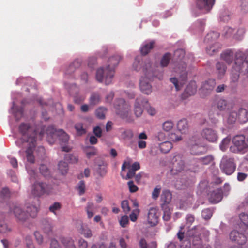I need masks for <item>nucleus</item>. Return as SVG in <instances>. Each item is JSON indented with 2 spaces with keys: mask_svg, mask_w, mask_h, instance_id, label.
<instances>
[{
  "mask_svg": "<svg viewBox=\"0 0 248 248\" xmlns=\"http://www.w3.org/2000/svg\"><path fill=\"white\" fill-rule=\"evenodd\" d=\"M114 107L117 115L123 119L129 120L131 113V107L129 103L124 99L119 98L115 101Z\"/></svg>",
  "mask_w": 248,
  "mask_h": 248,
  "instance_id": "1a4fd4ad",
  "label": "nucleus"
},
{
  "mask_svg": "<svg viewBox=\"0 0 248 248\" xmlns=\"http://www.w3.org/2000/svg\"><path fill=\"white\" fill-rule=\"evenodd\" d=\"M238 113V119L241 123H244L248 120V112L246 109L240 108Z\"/></svg>",
  "mask_w": 248,
  "mask_h": 248,
  "instance_id": "473e14b6",
  "label": "nucleus"
},
{
  "mask_svg": "<svg viewBox=\"0 0 248 248\" xmlns=\"http://www.w3.org/2000/svg\"><path fill=\"white\" fill-rule=\"evenodd\" d=\"M216 69L218 78H221L225 73L227 69L226 65L223 62H218L216 64Z\"/></svg>",
  "mask_w": 248,
  "mask_h": 248,
  "instance_id": "c85d7f7f",
  "label": "nucleus"
},
{
  "mask_svg": "<svg viewBox=\"0 0 248 248\" xmlns=\"http://www.w3.org/2000/svg\"><path fill=\"white\" fill-rule=\"evenodd\" d=\"M100 96L98 93H93L90 98V103L92 105H95L99 103Z\"/></svg>",
  "mask_w": 248,
  "mask_h": 248,
  "instance_id": "a18cd8bd",
  "label": "nucleus"
},
{
  "mask_svg": "<svg viewBox=\"0 0 248 248\" xmlns=\"http://www.w3.org/2000/svg\"><path fill=\"white\" fill-rule=\"evenodd\" d=\"M64 159L65 161L71 163H76L78 161V158L76 156L71 154L65 155Z\"/></svg>",
  "mask_w": 248,
  "mask_h": 248,
  "instance_id": "4d7b16f0",
  "label": "nucleus"
},
{
  "mask_svg": "<svg viewBox=\"0 0 248 248\" xmlns=\"http://www.w3.org/2000/svg\"><path fill=\"white\" fill-rule=\"evenodd\" d=\"M25 243L27 248H35L31 236H26L25 239Z\"/></svg>",
  "mask_w": 248,
  "mask_h": 248,
  "instance_id": "e2e57ef3",
  "label": "nucleus"
},
{
  "mask_svg": "<svg viewBox=\"0 0 248 248\" xmlns=\"http://www.w3.org/2000/svg\"><path fill=\"white\" fill-rule=\"evenodd\" d=\"M190 151L191 154L196 155H202L205 153L204 148L199 145L198 142L193 137L190 145Z\"/></svg>",
  "mask_w": 248,
  "mask_h": 248,
  "instance_id": "4be33fe9",
  "label": "nucleus"
},
{
  "mask_svg": "<svg viewBox=\"0 0 248 248\" xmlns=\"http://www.w3.org/2000/svg\"><path fill=\"white\" fill-rule=\"evenodd\" d=\"M216 104L217 108L220 110H224L227 106V101L222 98H217L216 99Z\"/></svg>",
  "mask_w": 248,
  "mask_h": 248,
  "instance_id": "58836bf2",
  "label": "nucleus"
},
{
  "mask_svg": "<svg viewBox=\"0 0 248 248\" xmlns=\"http://www.w3.org/2000/svg\"><path fill=\"white\" fill-rule=\"evenodd\" d=\"M220 167L222 171L228 175L232 174L235 169L236 165L232 158L224 156L221 159Z\"/></svg>",
  "mask_w": 248,
  "mask_h": 248,
  "instance_id": "9b49d317",
  "label": "nucleus"
},
{
  "mask_svg": "<svg viewBox=\"0 0 248 248\" xmlns=\"http://www.w3.org/2000/svg\"><path fill=\"white\" fill-rule=\"evenodd\" d=\"M174 124L172 121L168 120L162 124V128L166 132L170 131L174 127Z\"/></svg>",
  "mask_w": 248,
  "mask_h": 248,
  "instance_id": "c03bdc74",
  "label": "nucleus"
},
{
  "mask_svg": "<svg viewBox=\"0 0 248 248\" xmlns=\"http://www.w3.org/2000/svg\"><path fill=\"white\" fill-rule=\"evenodd\" d=\"M39 170L40 173L45 177L50 175V171L46 165L41 164L39 167Z\"/></svg>",
  "mask_w": 248,
  "mask_h": 248,
  "instance_id": "603ef678",
  "label": "nucleus"
},
{
  "mask_svg": "<svg viewBox=\"0 0 248 248\" xmlns=\"http://www.w3.org/2000/svg\"><path fill=\"white\" fill-rule=\"evenodd\" d=\"M75 127L78 135H81L86 132L85 129L83 127V124L81 123L76 124Z\"/></svg>",
  "mask_w": 248,
  "mask_h": 248,
  "instance_id": "69168bd1",
  "label": "nucleus"
},
{
  "mask_svg": "<svg viewBox=\"0 0 248 248\" xmlns=\"http://www.w3.org/2000/svg\"><path fill=\"white\" fill-rule=\"evenodd\" d=\"M241 55L240 53L237 54L236 62L232 66L230 74V83L232 86H234L237 82L240 74L246 75L248 77V59L243 63L241 60L238 59Z\"/></svg>",
  "mask_w": 248,
  "mask_h": 248,
  "instance_id": "39448f33",
  "label": "nucleus"
},
{
  "mask_svg": "<svg viewBox=\"0 0 248 248\" xmlns=\"http://www.w3.org/2000/svg\"><path fill=\"white\" fill-rule=\"evenodd\" d=\"M97 173L101 177H104L106 173V165L104 162H101L100 164L98 165V168L96 169Z\"/></svg>",
  "mask_w": 248,
  "mask_h": 248,
  "instance_id": "ea45409f",
  "label": "nucleus"
},
{
  "mask_svg": "<svg viewBox=\"0 0 248 248\" xmlns=\"http://www.w3.org/2000/svg\"><path fill=\"white\" fill-rule=\"evenodd\" d=\"M220 48V45L217 42L214 43L206 47V52L210 55L217 53Z\"/></svg>",
  "mask_w": 248,
  "mask_h": 248,
  "instance_id": "c756f323",
  "label": "nucleus"
},
{
  "mask_svg": "<svg viewBox=\"0 0 248 248\" xmlns=\"http://www.w3.org/2000/svg\"><path fill=\"white\" fill-rule=\"evenodd\" d=\"M40 206V201L37 199L31 204L27 206V210L25 211L23 208L19 205H16L12 209V211L16 217L19 221L23 222L27 220L30 216L31 217H35L38 212Z\"/></svg>",
  "mask_w": 248,
  "mask_h": 248,
  "instance_id": "20e7f679",
  "label": "nucleus"
},
{
  "mask_svg": "<svg viewBox=\"0 0 248 248\" xmlns=\"http://www.w3.org/2000/svg\"><path fill=\"white\" fill-rule=\"evenodd\" d=\"M95 209V207L93 203L88 202L87 206L86 207V211L87 212L88 218L90 219L93 217L94 214L93 212Z\"/></svg>",
  "mask_w": 248,
  "mask_h": 248,
  "instance_id": "4c0bfd02",
  "label": "nucleus"
},
{
  "mask_svg": "<svg viewBox=\"0 0 248 248\" xmlns=\"http://www.w3.org/2000/svg\"><path fill=\"white\" fill-rule=\"evenodd\" d=\"M106 108L103 107H100L96 110L95 114L99 119H103L105 118V114L106 112Z\"/></svg>",
  "mask_w": 248,
  "mask_h": 248,
  "instance_id": "bf43d9fd",
  "label": "nucleus"
},
{
  "mask_svg": "<svg viewBox=\"0 0 248 248\" xmlns=\"http://www.w3.org/2000/svg\"><path fill=\"white\" fill-rule=\"evenodd\" d=\"M224 191L223 192L220 188H217L209 194V201L212 203H217L222 199L223 195H227L230 190V186L225 184L224 186Z\"/></svg>",
  "mask_w": 248,
  "mask_h": 248,
  "instance_id": "f8f14e48",
  "label": "nucleus"
},
{
  "mask_svg": "<svg viewBox=\"0 0 248 248\" xmlns=\"http://www.w3.org/2000/svg\"><path fill=\"white\" fill-rule=\"evenodd\" d=\"M238 53H240L241 55H240V57L238 58L241 59L243 63L245 62V61L248 59L246 57L248 56V49L244 51L241 49L237 50L227 49L221 53V58L228 64L232 63L233 60L234 61V63H235Z\"/></svg>",
  "mask_w": 248,
  "mask_h": 248,
  "instance_id": "0eeeda50",
  "label": "nucleus"
},
{
  "mask_svg": "<svg viewBox=\"0 0 248 248\" xmlns=\"http://www.w3.org/2000/svg\"><path fill=\"white\" fill-rule=\"evenodd\" d=\"M239 9L241 13H248V0H240L239 2Z\"/></svg>",
  "mask_w": 248,
  "mask_h": 248,
  "instance_id": "79ce46f5",
  "label": "nucleus"
},
{
  "mask_svg": "<svg viewBox=\"0 0 248 248\" xmlns=\"http://www.w3.org/2000/svg\"><path fill=\"white\" fill-rule=\"evenodd\" d=\"M148 76L142 77L140 80V88L142 93L147 95L150 94L152 92V86L151 84V80L148 78ZM153 76H149L153 77Z\"/></svg>",
  "mask_w": 248,
  "mask_h": 248,
  "instance_id": "f3484780",
  "label": "nucleus"
},
{
  "mask_svg": "<svg viewBox=\"0 0 248 248\" xmlns=\"http://www.w3.org/2000/svg\"><path fill=\"white\" fill-rule=\"evenodd\" d=\"M172 199V194L168 190H163L161 195V201L164 202L163 205L169 204Z\"/></svg>",
  "mask_w": 248,
  "mask_h": 248,
  "instance_id": "a878e982",
  "label": "nucleus"
},
{
  "mask_svg": "<svg viewBox=\"0 0 248 248\" xmlns=\"http://www.w3.org/2000/svg\"><path fill=\"white\" fill-rule=\"evenodd\" d=\"M213 156L211 155H208L203 157L197 158L196 162L201 165H208L213 161Z\"/></svg>",
  "mask_w": 248,
  "mask_h": 248,
  "instance_id": "f704fd0d",
  "label": "nucleus"
},
{
  "mask_svg": "<svg viewBox=\"0 0 248 248\" xmlns=\"http://www.w3.org/2000/svg\"><path fill=\"white\" fill-rule=\"evenodd\" d=\"M192 198L191 197H189L186 201H185L184 200H181L180 201V204L182 206V208H186L190 205L192 204Z\"/></svg>",
  "mask_w": 248,
  "mask_h": 248,
  "instance_id": "0e129e2a",
  "label": "nucleus"
},
{
  "mask_svg": "<svg viewBox=\"0 0 248 248\" xmlns=\"http://www.w3.org/2000/svg\"><path fill=\"white\" fill-rule=\"evenodd\" d=\"M132 68L136 71H142L146 76H154L159 80L163 78V70L155 60L152 61L150 59L143 60L140 57H136L133 63Z\"/></svg>",
  "mask_w": 248,
  "mask_h": 248,
  "instance_id": "f03ea898",
  "label": "nucleus"
},
{
  "mask_svg": "<svg viewBox=\"0 0 248 248\" xmlns=\"http://www.w3.org/2000/svg\"><path fill=\"white\" fill-rule=\"evenodd\" d=\"M147 221L151 226L156 225L158 221V210L155 207L150 208L148 213Z\"/></svg>",
  "mask_w": 248,
  "mask_h": 248,
  "instance_id": "aec40b11",
  "label": "nucleus"
},
{
  "mask_svg": "<svg viewBox=\"0 0 248 248\" xmlns=\"http://www.w3.org/2000/svg\"><path fill=\"white\" fill-rule=\"evenodd\" d=\"M242 223L238 224V230L237 226L236 229L232 230L229 233L230 240L239 245H244L246 244L248 238V229L242 228Z\"/></svg>",
  "mask_w": 248,
  "mask_h": 248,
  "instance_id": "423d86ee",
  "label": "nucleus"
},
{
  "mask_svg": "<svg viewBox=\"0 0 248 248\" xmlns=\"http://www.w3.org/2000/svg\"><path fill=\"white\" fill-rule=\"evenodd\" d=\"M61 242L64 246L65 248H75L74 241L70 237H61Z\"/></svg>",
  "mask_w": 248,
  "mask_h": 248,
  "instance_id": "72a5a7b5",
  "label": "nucleus"
},
{
  "mask_svg": "<svg viewBox=\"0 0 248 248\" xmlns=\"http://www.w3.org/2000/svg\"><path fill=\"white\" fill-rule=\"evenodd\" d=\"M80 232L84 235L85 237L90 238L92 236V231L88 228H84L83 226L81 228Z\"/></svg>",
  "mask_w": 248,
  "mask_h": 248,
  "instance_id": "680f3d73",
  "label": "nucleus"
},
{
  "mask_svg": "<svg viewBox=\"0 0 248 248\" xmlns=\"http://www.w3.org/2000/svg\"><path fill=\"white\" fill-rule=\"evenodd\" d=\"M10 231V229L8 227L3 219H0V232L5 233Z\"/></svg>",
  "mask_w": 248,
  "mask_h": 248,
  "instance_id": "6e6d98bb",
  "label": "nucleus"
},
{
  "mask_svg": "<svg viewBox=\"0 0 248 248\" xmlns=\"http://www.w3.org/2000/svg\"><path fill=\"white\" fill-rule=\"evenodd\" d=\"M120 138L123 140H130L134 137V133L131 129H123L120 132Z\"/></svg>",
  "mask_w": 248,
  "mask_h": 248,
  "instance_id": "2f4dec72",
  "label": "nucleus"
},
{
  "mask_svg": "<svg viewBox=\"0 0 248 248\" xmlns=\"http://www.w3.org/2000/svg\"><path fill=\"white\" fill-rule=\"evenodd\" d=\"M148 102V101L147 99L142 96H140L137 98L134 108V114L137 117H139L141 116L143 111V108Z\"/></svg>",
  "mask_w": 248,
  "mask_h": 248,
  "instance_id": "a211bd4d",
  "label": "nucleus"
},
{
  "mask_svg": "<svg viewBox=\"0 0 248 248\" xmlns=\"http://www.w3.org/2000/svg\"><path fill=\"white\" fill-rule=\"evenodd\" d=\"M230 141L231 137H230L224 138L219 145L220 150L222 151H225L230 144Z\"/></svg>",
  "mask_w": 248,
  "mask_h": 248,
  "instance_id": "37998d69",
  "label": "nucleus"
},
{
  "mask_svg": "<svg viewBox=\"0 0 248 248\" xmlns=\"http://www.w3.org/2000/svg\"><path fill=\"white\" fill-rule=\"evenodd\" d=\"M61 207V204L59 202H56L49 206V210L50 212L56 215L57 211H59Z\"/></svg>",
  "mask_w": 248,
  "mask_h": 248,
  "instance_id": "5fc2aeb1",
  "label": "nucleus"
},
{
  "mask_svg": "<svg viewBox=\"0 0 248 248\" xmlns=\"http://www.w3.org/2000/svg\"><path fill=\"white\" fill-rule=\"evenodd\" d=\"M52 191V187L46 183L36 182L31 187V193L35 197H40L44 194H49Z\"/></svg>",
  "mask_w": 248,
  "mask_h": 248,
  "instance_id": "9d476101",
  "label": "nucleus"
},
{
  "mask_svg": "<svg viewBox=\"0 0 248 248\" xmlns=\"http://www.w3.org/2000/svg\"><path fill=\"white\" fill-rule=\"evenodd\" d=\"M12 98L13 99V106L11 111L15 115L16 119L18 120L23 116V108H18L16 106V100L15 99L14 93H12Z\"/></svg>",
  "mask_w": 248,
  "mask_h": 248,
  "instance_id": "5701e85b",
  "label": "nucleus"
},
{
  "mask_svg": "<svg viewBox=\"0 0 248 248\" xmlns=\"http://www.w3.org/2000/svg\"><path fill=\"white\" fill-rule=\"evenodd\" d=\"M58 169L62 174H65L68 170V164L65 161H60L58 164Z\"/></svg>",
  "mask_w": 248,
  "mask_h": 248,
  "instance_id": "49530a36",
  "label": "nucleus"
},
{
  "mask_svg": "<svg viewBox=\"0 0 248 248\" xmlns=\"http://www.w3.org/2000/svg\"><path fill=\"white\" fill-rule=\"evenodd\" d=\"M122 57L119 55H115L110 57L106 67H101L96 71V80L106 85L112 83L115 75V69L118 65Z\"/></svg>",
  "mask_w": 248,
  "mask_h": 248,
  "instance_id": "7ed1b4c3",
  "label": "nucleus"
},
{
  "mask_svg": "<svg viewBox=\"0 0 248 248\" xmlns=\"http://www.w3.org/2000/svg\"><path fill=\"white\" fill-rule=\"evenodd\" d=\"M215 2V0H196V6L202 14L210 11Z\"/></svg>",
  "mask_w": 248,
  "mask_h": 248,
  "instance_id": "dca6fc26",
  "label": "nucleus"
},
{
  "mask_svg": "<svg viewBox=\"0 0 248 248\" xmlns=\"http://www.w3.org/2000/svg\"><path fill=\"white\" fill-rule=\"evenodd\" d=\"M197 91V85L195 81H191L185 89V93L188 95H194Z\"/></svg>",
  "mask_w": 248,
  "mask_h": 248,
  "instance_id": "7c9ffc66",
  "label": "nucleus"
},
{
  "mask_svg": "<svg viewBox=\"0 0 248 248\" xmlns=\"http://www.w3.org/2000/svg\"><path fill=\"white\" fill-rule=\"evenodd\" d=\"M213 214V211L209 208L205 209L202 211V217L207 220L211 218Z\"/></svg>",
  "mask_w": 248,
  "mask_h": 248,
  "instance_id": "864d4df0",
  "label": "nucleus"
},
{
  "mask_svg": "<svg viewBox=\"0 0 248 248\" xmlns=\"http://www.w3.org/2000/svg\"><path fill=\"white\" fill-rule=\"evenodd\" d=\"M177 126L178 130L182 134H186L188 131L189 124L186 119H182L178 121Z\"/></svg>",
  "mask_w": 248,
  "mask_h": 248,
  "instance_id": "b1692460",
  "label": "nucleus"
},
{
  "mask_svg": "<svg viewBox=\"0 0 248 248\" xmlns=\"http://www.w3.org/2000/svg\"><path fill=\"white\" fill-rule=\"evenodd\" d=\"M155 44L154 41H146L141 46L140 51L142 55H146L153 48Z\"/></svg>",
  "mask_w": 248,
  "mask_h": 248,
  "instance_id": "393cba45",
  "label": "nucleus"
},
{
  "mask_svg": "<svg viewBox=\"0 0 248 248\" xmlns=\"http://www.w3.org/2000/svg\"><path fill=\"white\" fill-rule=\"evenodd\" d=\"M238 119V113L236 111H233L229 114L228 117V123L230 124H233Z\"/></svg>",
  "mask_w": 248,
  "mask_h": 248,
  "instance_id": "8fccbe9b",
  "label": "nucleus"
},
{
  "mask_svg": "<svg viewBox=\"0 0 248 248\" xmlns=\"http://www.w3.org/2000/svg\"><path fill=\"white\" fill-rule=\"evenodd\" d=\"M139 213L140 210L138 208H136L132 211V213L129 216L130 219L132 222H135L137 220V217Z\"/></svg>",
  "mask_w": 248,
  "mask_h": 248,
  "instance_id": "338daca9",
  "label": "nucleus"
},
{
  "mask_svg": "<svg viewBox=\"0 0 248 248\" xmlns=\"http://www.w3.org/2000/svg\"><path fill=\"white\" fill-rule=\"evenodd\" d=\"M215 85V80L213 79H209L203 83L200 89V92L202 95L203 97L206 95L214 89Z\"/></svg>",
  "mask_w": 248,
  "mask_h": 248,
  "instance_id": "6ab92c4d",
  "label": "nucleus"
},
{
  "mask_svg": "<svg viewBox=\"0 0 248 248\" xmlns=\"http://www.w3.org/2000/svg\"><path fill=\"white\" fill-rule=\"evenodd\" d=\"M200 234V227L194 226L187 231V235L189 237L193 238L192 245L193 248H202Z\"/></svg>",
  "mask_w": 248,
  "mask_h": 248,
  "instance_id": "2eb2a0df",
  "label": "nucleus"
},
{
  "mask_svg": "<svg viewBox=\"0 0 248 248\" xmlns=\"http://www.w3.org/2000/svg\"><path fill=\"white\" fill-rule=\"evenodd\" d=\"M171 58V55L169 53L164 54L160 61V65L161 67H166L169 63L170 61Z\"/></svg>",
  "mask_w": 248,
  "mask_h": 248,
  "instance_id": "a19ab883",
  "label": "nucleus"
},
{
  "mask_svg": "<svg viewBox=\"0 0 248 248\" xmlns=\"http://www.w3.org/2000/svg\"><path fill=\"white\" fill-rule=\"evenodd\" d=\"M239 170L241 171H248V160L246 159L243 161L239 167Z\"/></svg>",
  "mask_w": 248,
  "mask_h": 248,
  "instance_id": "774afa93",
  "label": "nucleus"
},
{
  "mask_svg": "<svg viewBox=\"0 0 248 248\" xmlns=\"http://www.w3.org/2000/svg\"><path fill=\"white\" fill-rule=\"evenodd\" d=\"M230 19L229 12L228 10H224L221 12L219 15V19L223 22H227Z\"/></svg>",
  "mask_w": 248,
  "mask_h": 248,
  "instance_id": "3c124183",
  "label": "nucleus"
},
{
  "mask_svg": "<svg viewBox=\"0 0 248 248\" xmlns=\"http://www.w3.org/2000/svg\"><path fill=\"white\" fill-rule=\"evenodd\" d=\"M19 129L22 134V138L15 142L19 147H22L24 144L28 146L26 151V157L28 162L31 164H26V169L31 180L35 179L37 176V172L31 166V164L34 161L33 153L36 146L38 133V137L41 138L45 132L46 140L50 144H53L58 137L62 151L69 152L71 150V147L68 144L69 136L62 129L56 130L52 126H49L46 128L44 127H41L40 130L39 128L34 129L28 124L24 123L20 125Z\"/></svg>",
  "mask_w": 248,
  "mask_h": 248,
  "instance_id": "f257e3e1",
  "label": "nucleus"
},
{
  "mask_svg": "<svg viewBox=\"0 0 248 248\" xmlns=\"http://www.w3.org/2000/svg\"><path fill=\"white\" fill-rule=\"evenodd\" d=\"M233 32V29L229 27H225L222 31V36L225 38H229L232 36Z\"/></svg>",
  "mask_w": 248,
  "mask_h": 248,
  "instance_id": "09e8293b",
  "label": "nucleus"
},
{
  "mask_svg": "<svg viewBox=\"0 0 248 248\" xmlns=\"http://www.w3.org/2000/svg\"><path fill=\"white\" fill-rule=\"evenodd\" d=\"M128 172L126 175V179H130L132 178L135 174L136 171L140 169V165L139 163L134 162L131 166L130 165Z\"/></svg>",
  "mask_w": 248,
  "mask_h": 248,
  "instance_id": "bb28decb",
  "label": "nucleus"
},
{
  "mask_svg": "<svg viewBox=\"0 0 248 248\" xmlns=\"http://www.w3.org/2000/svg\"><path fill=\"white\" fill-rule=\"evenodd\" d=\"M162 208L163 210V219L165 221H168L171 217V211L167 205H162Z\"/></svg>",
  "mask_w": 248,
  "mask_h": 248,
  "instance_id": "e433bc0d",
  "label": "nucleus"
},
{
  "mask_svg": "<svg viewBox=\"0 0 248 248\" xmlns=\"http://www.w3.org/2000/svg\"><path fill=\"white\" fill-rule=\"evenodd\" d=\"M233 145L230 147V150L234 153L243 154L248 151V144L243 135L235 136L232 139Z\"/></svg>",
  "mask_w": 248,
  "mask_h": 248,
  "instance_id": "6e6552de",
  "label": "nucleus"
},
{
  "mask_svg": "<svg viewBox=\"0 0 248 248\" xmlns=\"http://www.w3.org/2000/svg\"><path fill=\"white\" fill-rule=\"evenodd\" d=\"M245 33V30L243 28H239L237 30L236 34L234 35L235 39L241 40Z\"/></svg>",
  "mask_w": 248,
  "mask_h": 248,
  "instance_id": "13d9d810",
  "label": "nucleus"
},
{
  "mask_svg": "<svg viewBox=\"0 0 248 248\" xmlns=\"http://www.w3.org/2000/svg\"><path fill=\"white\" fill-rule=\"evenodd\" d=\"M200 134L204 140L210 143H216L218 139L217 132L215 129L210 127L203 128Z\"/></svg>",
  "mask_w": 248,
  "mask_h": 248,
  "instance_id": "4468645a",
  "label": "nucleus"
},
{
  "mask_svg": "<svg viewBox=\"0 0 248 248\" xmlns=\"http://www.w3.org/2000/svg\"><path fill=\"white\" fill-rule=\"evenodd\" d=\"M219 36V34L216 31H212L209 32L206 36L205 41L206 43L213 42L217 39Z\"/></svg>",
  "mask_w": 248,
  "mask_h": 248,
  "instance_id": "c9c22d12",
  "label": "nucleus"
},
{
  "mask_svg": "<svg viewBox=\"0 0 248 248\" xmlns=\"http://www.w3.org/2000/svg\"><path fill=\"white\" fill-rule=\"evenodd\" d=\"M172 170L176 171H181L184 168V161L182 156L180 154L175 155L172 159Z\"/></svg>",
  "mask_w": 248,
  "mask_h": 248,
  "instance_id": "412c9836",
  "label": "nucleus"
},
{
  "mask_svg": "<svg viewBox=\"0 0 248 248\" xmlns=\"http://www.w3.org/2000/svg\"><path fill=\"white\" fill-rule=\"evenodd\" d=\"M160 151L163 153H168L172 148L171 142L168 141H164L159 144Z\"/></svg>",
  "mask_w": 248,
  "mask_h": 248,
  "instance_id": "cd10ccee",
  "label": "nucleus"
},
{
  "mask_svg": "<svg viewBox=\"0 0 248 248\" xmlns=\"http://www.w3.org/2000/svg\"><path fill=\"white\" fill-rule=\"evenodd\" d=\"M174 56L176 59L181 60L185 56V51L182 49H177L174 52Z\"/></svg>",
  "mask_w": 248,
  "mask_h": 248,
  "instance_id": "052dcab7",
  "label": "nucleus"
},
{
  "mask_svg": "<svg viewBox=\"0 0 248 248\" xmlns=\"http://www.w3.org/2000/svg\"><path fill=\"white\" fill-rule=\"evenodd\" d=\"M186 69V65L183 64L181 73L179 77H172L170 78V82L174 85L176 91L180 90L187 80V73L185 71Z\"/></svg>",
  "mask_w": 248,
  "mask_h": 248,
  "instance_id": "ddd939ff",
  "label": "nucleus"
},
{
  "mask_svg": "<svg viewBox=\"0 0 248 248\" xmlns=\"http://www.w3.org/2000/svg\"><path fill=\"white\" fill-rule=\"evenodd\" d=\"M239 217L242 224L248 229V215L243 212L239 214Z\"/></svg>",
  "mask_w": 248,
  "mask_h": 248,
  "instance_id": "de8ad7c7",
  "label": "nucleus"
}]
</instances>
